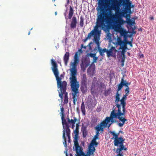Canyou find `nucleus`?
<instances>
[{
    "instance_id": "obj_1",
    "label": "nucleus",
    "mask_w": 156,
    "mask_h": 156,
    "mask_svg": "<svg viewBox=\"0 0 156 156\" xmlns=\"http://www.w3.org/2000/svg\"><path fill=\"white\" fill-rule=\"evenodd\" d=\"M106 11H108V14L106 13H101L98 16L96 25L92 30L96 35H99L100 33V30L98 29L99 27L103 28L106 27L105 22L107 24L109 25L112 21V19L115 18V16L112 15L110 9H107Z\"/></svg>"
},
{
    "instance_id": "obj_2",
    "label": "nucleus",
    "mask_w": 156,
    "mask_h": 156,
    "mask_svg": "<svg viewBox=\"0 0 156 156\" xmlns=\"http://www.w3.org/2000/svg\"><path fill=\"white\" fill-rule=\"evenodd\" d=\"M51 64L52 66L51 69L56 77L58 87L60 88V92L59 93V96L62 99L63 98V94L67 92H66L67 89V82L65 81H61V78L58 76L59 72L58 69V65L53 59H51Z\"/></svg>"
},
{
    "instance_id": "obj_3",
    "label": "nucleus",
    "mask_w": 156,
    "mask_h": 156,
    "mask_svg": "<svg viewBox=\"0 0 156 156\" xmlns=\"http://www.w3.org/2000/svg\"><path fill=\"white\" fill-rule=\"evenodd\" d=\"M110 133L115 137L114 143V145L118 146L119 145V147L116 150L115 152L117 154L116 156H124L122 151L127 150V148L123 145L125 139L123 138L122 136L119 137V133H115L114 131H110Z\"/></svg>"
},
{
    "instance_id": "obj_4",
    "label": "nucleus",
    "mask_w": 156,
    "mask_h": 156,
    "mask_svg": "<svg viewBox=\"0 0 156 156\" xmlns=\"http://www.w3.org/2000/svg\"><path fill=\"white\" fill-rule=\"evenodd\" d=\"M118 113L115 112V110H113L111 112L110 117H107L102 122H105L107 123L106 126H103V127H104V128L107 126L108 123L111 122V123L109 124L108 128H109L111 125L116 122V120H114V119H118L119 120L122 122V123L120 122L118 123V125L120 127H122L123 126L126 121L127 120L125 117H121V116H123V115L120 114L118 115Z\"/></svg>"
},
{
    "instance_id": "obj_5",
    "label": "nucleus",
    "mask_w": 156,
    "mask_h": 156,
    "mask_svg": "<svg viewBox=\"0 0 156 156\" xmlns=\"http://www.w3.org/2000/svg\"><path fill=\"white\" fill-rule=\"evenodd\" d=\"M71 77L69 78L71 88H79V82H77L76 75H77V69H71Z\"/></svg>"
},
{
    "instance_id": "obj_6",
    "label": "nucleus",
    "mask_w": 156,
    "mask_h": 156,
    "mask_svg": "<svg viewBox=\"0 0 156 156\" xmlns=\"http://www.w3.org/2000/svg\"><path fill=\"white\" fill-rule=\"evenodd\" d=\"M115 10L116 15H115L113 14L115 16V18L114 19H112V21L109 24H110L112 22H113V20H114L116 18V16H117L118 19L115 21V23L117 25L116 27L118 28L121 27V25L122 24L124 23V21L120 17L121 16H122V12H119V10H118L117 9Z\"/></svg>"
},
{
    "instance_id": "obj_7",
    "label": "nucleus",
    "mask_w": 156,
    "mask_h": 156,
    "mask_svg": "<svg viewBox=\"0 0 156 156\" xmlns=\"http://www.w3.org/2000/svg\"><path fill=\"white\" fill-rule=\"evenodd\" d=\"M120 94H119L118 92H117L116 94V96L115 97V102L116 103L115 106L117 108V109H116V108H114L113 107L112 110H115V112L118 113V115L121 114V103L119 104L118 102L120 101V98L119 97Z\"/></svg>"
},
{
    "instance_id": "obj_8",
    "label": "nucleus",
    "mask_w": 156,
    "mask_h": 156,
    "mask_svg": "<svg viewBox=\"0 0 156 156\" xmlns=\"http://www.w3.org/2000/svg\"><path fill=\"white\" fill-rule=\"evenodd\" d=\"M74 142L75 147V150L76 156H88L86 155L82 151V147L79 145L78 140H74Z\"/></svg>"
},
{
    "instance_id": "obj_9",
    "label": "nucleus",
    "mask_w": 156,
    "mask_h": 156,
    "mask_svg": "<svg viewBox=\"0 0 156 156\" xmlns=\"http://www.w3.org/2000/svg\"><path fill=\"white\" fill-rule=\"evenodd\" d=\"M98 144L96 140H92L89 146L88 150L87 152L86 155L90 156V155H93L95 150V147H94V146H97Z\"/></svg>"
},
{
    "instance_id": "obj_10",
    "label": "nucleus",
    "mask_w": 156,
    "mask_h": 156,
    "mask_svg": "<svg viewBox=\"0 0 156 156\" xmlns=\"http://www.w3.org/2000/svg\"><path fill=\"white\" fill-rule=\"evenodd\" d=\"M128 95H123V96L122 99L120 100L121 102V113L122 115H123V116H125L126 113V103L125 100H126V97Z\"/></svg>"
},
{
    "instance_id": "obj_11",
    "label": "nucleus",
    "mask_w": 156,
    "mask_h": 156,
    "mask_svg": "<svg viewBox=\"0 0 156 156\" xmlns=\"http://www.w3.org/2000/svg\"><path fill=\"white\" fill-rule=\"evenodd\" d=\"M99 88V83L96 77H94L93 80L92 82V85L91 87V93L96 92Z\"/></svg>"
},
{
    "instance_id": "obj_12",
    "label": "nucleus",
    "mask_w": 156,
    "mask_h": 156,
    "mask_svg": "<svg viewBox=\"0 0 156 156\" xmlns=\"http://www.w3.org/2000/svg\"><path fill=\"white\" fill-rule=\"evenodd\" d=\"M119 2L117 1L115 3H114L113 5L110 8L107 9H110L111 11V9H117L118 10H120L119 6L122 5L123 2H125V3H128L130 2V0H119Z\"/></svg>"
},
{
    "instance_id": "obj_13",
    "label": "nucleus",
    "mask_w": 156,
    "mask_h": 156,
    "mask_svg": "<svg viewBox=\"0 0 156 156\" xmlns=\"http://www.w3.org/2000/svg\"><path fill=\"white\" fill-rule=\"evenodd\" d=\"M72 90V95L73 99V104L76 105V101L78 98L79 96V88H71Z\"/></svg>"
},
{
    "instance_id": "obj_14",
    "label": "nucleus",
    "mask_w": 156,
    "mask_h": 156,
    "mask_svg": "<svg viewBox=\"0 0 156 156\" xmlns=\"http://www.w3.org/2000/svg\"><path fill=\"white\" fill-rule=\"evenodd\" d=\"M107 123L105 122H102L100 124L98 125L95 127V129L96 130V134L95 135L99 136L100 135L99 132L101 131L103 132L104 130V127L103 126H106Z\"/></svg>"
},
{
    "instance_id": "obj_15",
    "label": "nucleus",
    "mask_w": 156,
    "mask_h": 156,
    "mask_svg": "<svg viewBox=\"0 0 156 156\" xmlns=\"http://www.w3.org/2000/svg\"><path fill=\"white\" fill-rule=\"evenodd\" d=\"M117 52V50L115 48V47L112 46L109 49H107V57H114L115 56L116 53Z\"/></svg>"
},
{
    "instance_id": "obj_16",
    "label": "nucleus",
    "mask_w": 156,
    "mask_h": 156,
    "mask_svg": "<svg viewBox=\"0 0 156 156\" xmlns=\"http://www.w3.org/2000/svg\"><path fill=\"white\" fill-rule=\"evenodd\" d=\"M134 7V5H131L130 8H127L126 10H122V16H125V15L126 17L130 16L129 14L131 13V9Z\"/></svg>"
},
{
    "instance_id": "obj_17",
    "label": "nucleus",
    "mask_w": 156,
    "mask_h": 156,
    "mask_svg": "<svg viewBox=\"0 0 156 156\" xmlns=\"http://www.w3.org/2000/svg\"><path fill=\"white\" fill-rule=\"evenodd\" d=\"M90 62L86 59L82 61V63L80 65L81 68L82 70L84 71L86 68L89 65Z\"/></svg>"
},
{
    "instance_id": "obj_18",
    "label": "nucleus",
    "mask_w": 156,
    "mask_h": 156,
    "mask_svg": "<svg viewBox=\"0 0 156 156\" xmlns=\"http://www.w3.org/2000/svg\"><path fill=\"white\" fill-rule=\"evenodd\" d=\"M77 20L76 17L74 16L72 19V21L70 24V27L71 29H74L76 27L77 24Z\"/></svg>"
},
{
    "instance_id": "obj_19",
    "label": "nucleus",
    "mask_w": 156,
    "mask_h": 156,
    "mask_svg": "<svg viewBox=\"0 0 156 156\" xmlns=\"http://www.w3.org/2000/svg\"><path fill=\"white\" fill-rule=\"evenodd\" d=\"M117 43L118 45L120 46V49H124L126 48L125 41H122L120 37H119L117 38Z\"/></svg>"
},
{
    "instance_id": "obj_20",
    "label": "nucleus",
    "mask_w": 156,
    "mask_h": 156,
    "mask_svg": "<svg viewBox=\"0 0 156 156\" xmlns=\"http://www.w3.org/2000/svg\"><path fill=\"white\" fill-rule=\"evenodd\" d=\"M98 4L101 11H102V13H105L104 12L105 7V0H99Z\"/></svg>"
},
{
    "instance_id": "obj_21",
    "label": "nucleus",
    "mask_w": 156,
    "mask_h": 156,
    "mask_svg": "<svg viewBox=\"0 0 156 156\" xmlns=\"http://www.w3.org/2000/svg\"><path fill=\"white\" fill-rule=\"evenodd\" d=\"M61 119L62 120V124L63 125H65L66 126L65 127L63 126V129H66L67 128L69 129V127L70 126H69V124L67 123L66 120L64 118V116H61Z\"/></svg>"
},
{
    "instance_id": "obj_22",
    "label": "nucleus",
    "mask_w": 156,
    "mask_h": 156,
    "mask_svg": "<svg viewBox=\"0 0 156 156\" xmlns=\"http://www.w3.org/2000/svg\"><path fill=\"white\" fill-rule=\"evenodd\" d=\"M69 52H66L64 57L63 60L66 66L67 65L68 62L69 60Z\"/></svg>"
},
{
    "instance_id": "obj_23",
    "label": "nucleus",
    "mask_w": 156,
    "mask_h": 156,
    "mask_svg": "<svg viewBox=\"0 0 156 156\" xmlns=\"http://www.w3.org/2000/svg\"><path fill=\"white\" fill-rule=\"evenodd\" d=\"M80 89L83 93H86L87 90V84H81Z\"/></svg>"
},
{
    "instance_id": "obj_24",
    "label": "nucleus",
    "mask_w": 156,
    "mask_h": 156,
    "mask_svg": "<svg viewBox=\"0 0 156 156\" xmlns=\"http://www.w3.org/2000/svg\"><path fill=\"white\" fill-rule=\"evenodd\" d=\"M132 5V2L130 1L128 2V3H125V2H123L122 4V5L123 7H125L124 9L123 10H126L127 8H130V6Z\"/></svg>"
},
{
    "instance_id": "obj_25",
    "label": "nucleus",
    "mask_w": 156,
    "mask_h": 156,
    "mask_svg": "<svg viewBox=\"0 0 156 156\" xmlns=\"http://www.w3.org/2000/svg\"><path fill=\"white\" fill-rule=\"evenodd\" d=\"M107 49L106 48H99L98 50V52L100 54V55L103 56L104 55V53L106 52L107 53Z\"/></svg>"
},
{
    "instance_id": "obj_26",
    "label": "nucleus",
    "mask_w": 156,
    "mask_h": 156,
    "mask_svg": "<svg viewBox=\"0 0 156 156\" xmlns=\"http://www.w3.org/2000/svg\"><path fill=\"white\" fill-rule=\"evenodd\" d=\"M67 122L68 124H72V125H75V122L77 120V119L75 117H73V119H69L68 117L67 118Z\"/></svg>"
},
{
    "instance_id": "obj_27",
    "label": "nucleus",
    "mask_w": 156,
    "mask_h": 156,
    "mask_svg": "<svg viewBox=\"0 0 156 156\" xmlns=\"http://www.w3.org/2000/svg\"><path fill=\"white\" fill-rule=\"evenodd\" d=\"M74 12V11L72 7H70L68 14V19H71L72 17Z\"/></svg>"
},
{
    "instance_id": "obj_28",
    "label": "nucleus",
    "mask_w": 156,
    "mask_h": 156,
    "mask_svg": "<svg viewBox=\"0 0 156 156\" xmlns=\"http://www.w3.org/2000/svg\"><path fill=\"white\" fill-rule=\"evenodd\" d=\"M80 83L81 84H87V78L86 74H83L82 75Z\"/></svg>"
},
{
    "instance_id": "obj_29",
    "label": "nucleus",
    "mask_w": 156,
    "mask_h": 156,
    "mask_svg": "<svg viewBox=\"0 0 156 156\" xmlns=\"http://www.w3.org/2000/svg\"><path fill=\"white\" fill-rule=\"evenodd\" d=\"M124 86L123 83V77L121 79V82L118 85V88L117 89V91L120 90L122 88L123 86Z\"/></svg>"
},
{
    "instance_id": "obj_30",
    "label": "nucleus",
    "mask_w": 156,
    "mask_h": 156,
    "mask_svg": "<svg viewBox=\"0 0 156 156\" xmlns=\"http://www.w3.org/2000/svg\"><path fill=\"white\" fill-rule=\"evenodd\" d=\"M118 29V31L120 32V34L122 35L125 36L126 33V30L120 27L117 28Z\"/></svg>"
},
{
    "instance_id": "obj_31",
    "label": "nucleus",
    "mask_w": 156,
    "mask_h": 156,
    "mask_svg": "<svg viewBox=\"0 0 156 156\" xmlns=\"http://www.w3.org/2000/svg\"><path fill=\"white\" fill-rule=\"evenodd\" d=\"M82 132L83 137L85 138L87 135V128L85 126H82Z\"/></svg>"
},
{
    "instance_id": "obj_32",
    "label": "nucleus",
    "mask_w": 156,
    "mask_h": 156,
    "mask_svg": "<svg viewBox=\"0 0 156 156\" xmlns=\"http://www.w3.org/2000/svg\"><path fill=\"white\" fill-rule=\"evenodd\" d=\"M70 129H69L67 128L66 130V135L68 138V142H70Z\"/></svg>"
},
{
    "instance_id": "obj_33",
    "label": "nucleus",
    "mask_w": 156,
    "mask_h": 156,
    "mask_svg": "<svg viewBox=\"0 0 156 156\" xmlns=\"http://www.w3.org/2000/svg\"><path fill=\"white\" fill-rule=\"evenodd\" d=\"M81 110L83 114L85 115L86 113V110L85 107L84 103L83 101L82 102L81 105Z\"/></svg>"
},
{
    "instance_id": "obj_34",
    "label": "nucleus",
    "mask_w": 156,
    "mask_h": 156,
    "mask_svg": "<svg viewBox=\"0 0 156 156\" xmlns=\"http://www.w3.org/2000/svg\"><path fill=\"white\" fill-rule=\"evenodd\" d=\"M79 55L77 52H76L75 53V55L74 56V61L77 63H78L79 62Z\"/></svg>"
},
{
    "instance_id": "obj_35",
    "label": "nucleus",
    "mask_w": 156,
    "mask_h": 156,
    "mask_svg": "<svg viewBox=\"0 0 156 156\" xmlns=\"http://www.w3.org/2000/svg\"><path fill=\"white\" fill-rule=\"evenodd\" d=\"M64 94V104H67L68 102V97L67 92L63 94Z\"/></svg>"
},
{
    "instance_id": "obj_36",
    "label": "nucleus",
    "mask_w": 156,
    "mask_h": 156,
    "mask_svg": "<svg viewBox=\"0 0 156 156\" xmlns=\"http://www.w3.org/2000/svg\"><path fill=\"white\" fill-rule=\"evenodd\" d=\"M84 19L82 16L80 17V25L81 27H83L84 25Z\"/></svg>"
},
{
    "instance_id": "obj_37",
    "label": "nucleus",
    "mask_w": 156,
    "mask_h": 156,
    "mask_svg": "<svg viewBox=\"0 0 156 156\" xmlns=\"http://www.w3.org/2000/svg\"><path fill=\"white\" fill-rule=\"evenodd\" d=\"M111 90V88H109L108 89L105 90L104 92V95L105 96H107L109 95L110 94Z\"/></svg>"
},
{
    "instance_id": "obj_38",
    "label": "nucleus",
    "mask_w": 156,
    "mask_h": 156,
    "mask_svg": "<svg viewBox=\"0 0 156 156\" xmlns=\"http://www.w3.org/2000/svg\"><path fill=\"white\" fill-rule=\"evenodd\" d=\"M126 22L129 25H132L133 24L135 23L134 21H133L130 18H127L126 19Z\"/></svg>"
},
{
    "instance_id": "obj_39",
    "label": "nucleus",
    "mask_w": 156,
    "mask_h": 156,
    "mask_svg": "<svg viewBox=\"0 0 156 156\" xmlns=\"http://www.w3.org/2000/svg\"><path fill=\"white\" fill-rule=\"evenodd\" d=\"M80 123L79 122L76 124V126L75 130L74 131V133H79V127Z\"/></svg>"
},
{
    "instance_id": "obj_40",
    "label": "nucleus",
    "mask_w": 156,
    "mask_h": 156,
    "mask_svg": "<svg viewBox=\"0 0 156 156\" xmlns=\"http://www.w3.org/2000/svg\"><path fill=\"white\" fill-rule=\"evenodd\" d=\"M78 63L74 62L71 63V66H72V67L71 69H76L77 64Z\"/></svg>"
},
{
    "instance_id": "obj_41",
    "label": "nucleus",
    "mask_w": 156,
    "mask_h": 156,
    "mask_svg": "<svg viewBox=\"0 0 156 156\" xmlns=\"http://www.w3.org/2000/svg\"><path fill=\"white\" fill-rule=\"evenodd\" d=\"M96 35L94 33V32L93 31H91L88 34L87 37L89 38H90L92 35Z\"/></svg>"
},
{
    "instance_id": "obj_42",
    "label": "nucleus",
    "mask_w": 156,
    "mask_h": 156,
    "mask_svg": "<svg viewBox=\"0 0 156 156\" xmlns=\"http://www.w3.org/2000/svg\"><path fill=\"white\" fill-rule=\"evenodd\" d=\"M123 83L124 86H126V87H129L128 86L129 85L131 84V83H128L126 81V80H125L123 79Z\"/></svg>"
},
{
    "instance_id": "obj_43",
    "label": "nucleus",
    "mask_w": 156,
    "mask_h": 156,
    "mask_svg": "<svg viewBox=\"0 0 156 156\" xmlns=\"http://www.w3.org/2000/svg\"><path fill=\"white\" fill-rule=\"evenodd\" d=\"M66 129H63V136H62V138L63 139L65 140H66Z\"/></svg>"
},
{
    "instance_id": "obj_44",
    "label": "nucleus",
    "mask_w": 156,
    "mask_h": 156,
    "mask_svg": "<svg viewBox=\"0 0 156 156\" xmlns=\"http://www.w3.org/2000/svg\"><path fill=\"white\" fill-rule=\"evenodd\" d=\"M100 87L101 88H103L105 89L106 88V86L103 83H101L100 84Z\"/></svg>"
},
{
    "instance_id": "obj_45",
    "label": "nucleus",
    "mask_w": 156,
    "mask_h": 156,
    "mask_svg": "<svg viewBox=\"0 0 156 156\" xmlns=\"http://www.w3.org/2000/svg\"><path fill=\"white\" fill-rule=\"evenodd\" d=\"M88 56H90V57L93 58L95 56H96V54H93L92 53H90L89 54H88Z\"/></svg>"
},
{
    "instance_id": "obj_46",
    "label": "nucleus",
    "mask_w": 156,
    "mask_h": 156,
    "mask_svg": "<svg viewBox=\"0 0 156 156\" xmlns=\"http://www.w3.org/2000/svg\"><path fill=\"white\" fill-rule=\"evenodd\" d=\"M98 35H94V39L96 43L97 42L99 41V40L98 39L97 36Z\"/></svg>"
},
{
    "instance_id": "obj_47",
    "label": "nucleus",
    "mask_w": 156,
    "mask_h": 156,
    "mask_svg": "<svg viewBox=\"0 0 156 156\" xmlns=\"http://www.w3.org/2000/svg\"><path fill=\"white\" fill-rule=\"evenodd\" d=\"M129 87H128L126 88L125 90V92L126 93V95H128V94L129 93Z\"/></svg>"
},
{
    "instance_id": "obj_48",
    "label": "nucleus",
    "mask_w": 156,
    "mask_h": 156,
    "mask_svg": "<svg viewBox=\"0 0 156 156\" xmlns=\"http://www.w3.org/2000/svg\"><path fill=\"white\" fill-rule=\"evenodd\" d=\"M61 112L62 116H64V108L63 107H62L61 108Z\"/></svg>"
},
{
    "instance_id": "obj_49",
    "label": "nucleus",
    "mask_w": 156,
    "mask_h": 156,
    "mask_svg": "<svg viewBox=\"0 0 156 156\" xmlns=\"http://www.w3.org/2000/svg\"><path fill=\"white\" fill-rule=\"evenodd\" d=\"M75 134V137H74V140H78V135L79 133H74Z\"/></svg>"
},
{
    "instance_id": "obj_50",
    "label": "nucleus",
    "mask_w": 156,
    "mask_h": 156,
    "mask_svg": "<svg viewBox=\"0 0 156 156\" xmlns=\"http://www.w3.org/2000/svg\"><path fill=\"white\" fill-rule=\"evenodd\" d=\"M134 30L135 28H132L131 31V33L132 34H136V31H135Z\"/></svg>"
},
{
    "instance_id": "obj_51",
    "label": "nucleus",
    "mask_w": 156,
    "mask_h": 156,
    "mask_svg": "<svg viewBox=\"0 0 156 156\" xmlns=\"http://www.w3.org/2000/svg\"><path fill=\"white\" fill-rule=\"evenodd\" d=\"M98 57H96V56H95L93 58V59H94V60H93V62H97V60L98 59Z\"/></svg>"
},
{
    "instance_id": "obj_52",
    "label": "nucleus",
    "mask_w": 156,
    "mask_h": 156,
    "mask_svg": "<svg viewBox=\"0 0 156 156\" xmlns=\"http://www.w3.org/2000/svg\"><path fill=\"white\" fill-rule=\"evenodd\" d=\"M98 136L95 135L92 140H96L97 139H98L99 138Z\"/></svg>"
},
{
    "instance_id": "obj_53",
    "label": "nucleus",
    "mask_w": 156,
    "mask_h": 156,
    "mask_svg": "<svg viewBox=\"0 0 156 156\" xmlns=\"http://www.w3.org/2000/svg\"><path fill=\"white\" fill-rule=\"evenodd\" d=\"M96 44H97V46H98V48H101V47H100V43H99V41L98 42H97L96 43Z\"/></svg>"
},
{
    "instance_id": "obj_54",
    "label": "nucleus",
    "mask_w": 156,
    "mask_h": 156,
    "mask_svg": "<svg viewBox=\"0 0 156 156\" xmlns=\"http://www.w3.org/2000/svg\"><path fill=\"white\" fill-rule=\"evenodd\" d=\"M63 144H64L65 146L66 147H67V144H66V140H65L64 142L63 143Z\"/></svg>"
},
{
    "instance_id": "obj_55",
    "label": "nucleus",
    "mask_w": 156,
    "mask_h": 156,
    "mask_svg": "<svg viewBox=\"0 0 156 156\" xmlns=\"http://www.w3.org/2000/svg\"><path fill=\"white\" fill-rule=\"evenodd\" d=\"M128 44H129V45H130V46H131V47H132L133 45H132V43L131 42H130V41L128 42Z\"/></svg>"
},
{
    "instance_id": "obj_56",
    "label": "nucleus",
    "mask_w": 156,
    "mask_h": 156,
    "mask_svg": "<svg viewBox=\"0 0 156 156\" xmlns=\"http://www.w3.org/2000/svg\"><path fill=\"white\" fill-rule=\"evenodd\" d=\"M144 57V55L143 54H142L140 55V58H142Z\"/></svg>"
},
{
    "instance_id": "obj_57",
    "label": "nucleus",
    "mask_w": 156,
    "mask_h": 156,
    "mask_svg": "<svg viewBox=\"0 0 156 156\" xmlns=\"http://www.w3.org/2000/svg\"><path fill=\"white\" fill-rule=\"evenodd\" d=\"M92 44V42H91L88 44V46L90 47V48H91L90 45Z\"/></svg>"
},
{
    "instance_id": "obj_58",
    "label": "nucleus",
    "mask_w": 156,
    "mask_h": 156,
    "mask_svg": "<svg viewBox=\"0 0 156 156\" xmlns=\"http://www.w3.org/2000/svg\"><path fill=\"white\" fill-rule=\"evenodd\" d=\"M88 39H89L87 37L84 40V41H86Z\"/></svg>"
},
{
    "instance_id": "obj_59",
    "label": "nucleus",
    "mask_w": 156,
    "mask_h": 156,
    "mask_svg": "<svg viewBox=\"0 0 156 156\" xmlns=\"http://www.w3.org/2000/svg\"><path fill=\"white\" fill-rule=\"evenodd\" d=\"M124 59L123 58H122V63H124Z\"/></svg>"
},
{
    "instance_id": "obj_60",
    "label": "nucleus",
    "mask_w": 156,
    "mask_h": 156,
    "mask_svg": "<svg viewBox=\"0 0 156 156\" xmlns=\"http://www.w3.org/2000/svg\"><path fill=\"white\" fill-rule=\"evenodd\" d=\"M64 15L65 16V19L66 20H67V17H66V13H64Z\"/></svg>"
},
{
    "instance_id": "obj_61",
    "label": "nucleus",
    "mask_w": 156,
    "mask_h": 156,
    "mask_svg": "<svg viewBox=\"0 0 156 156\" xmlns=\"http://www.w3.org/2000/svg\"><path fill=\"white\" fill-rule=\"evenodd\" d=\"M150 19L151 20H153L154 19V17H151L150 18Z\"/></svg>"
},
{
    "instance_id": "obj_62",
    "label": "nucleus",
    "mask_w": 156,
    "mask_h": 156,
    "mask_svg": "<svg viewBox=\"0 0 156 156\" xmlns=\"http://www.w3.org/2000/svg\"><path fill=\"white\" fill-rule=\"evenodd\" d=\"M121 66H124V63H122L121 64Z\"/></svg>"
},
{
    "instance_id": "obj_63",
    "label": "nucleus",
    "mask_w": 156,
    "mask_h": 156,
    "mask_svg": "<svg viewBox=\"0 0 156 156\" xmlns=\"http://www.w3.org/2000/svg\"><path fill=\"white\" fill-rule=\"evenodd\" d=\"M120 133H122V131L121 130L119 131V133H119V134Z\"/></svg>"
},
{
    "instance_id": "obj_64",
    "label": "nucleus",
    "mask_w": 156,
    "mask_h": 156,
    "mask_svg": "<svg viewBox=\"0 0 156 156\" xmlns=\"http://www.w3.org/2000/svg\"><path fill=\"white\" fill-rule=\"evenodd\" d=\"M57 12H55V15H57Z\"/></svg>"
}]
</instances>
